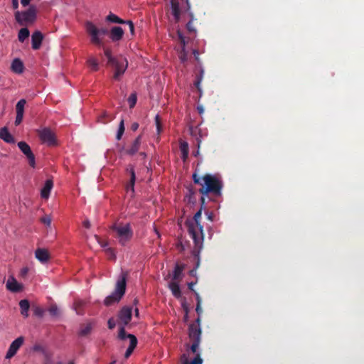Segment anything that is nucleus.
Segmentation results:
<instances>
[{"label":"nucleus","mask_w":364,"mask_h":364,"mask_svg":"<svg viewBox=\"0 0 364 364\" xmlns=\"http://www.w3.org/2000/svg\"><path fill=\"white\" fill-rule=\"evenodd\" d=\"M124 119H122L120 122H119V128H118V131H117V135H116V139L117 140H120L124 132Z\"/></svg>","instance_id":"nucleus-34"},{"label":"nucleus","mask_w":364,"mask_h":364,"mask_svg":"<svg viewBox=\"0 0 364 364\" xmlns=\"http://www.w3.org/2000/svg\"><path fill=\"white\" fill-rule=\"evenodd\" d=\"M11 68L14 73L21 74L23 72L24 65L20 59L16 58L12 61Z\"/></svg>","instance_id":"nucleus-23"},{"label":"nucleus","mask_w":364,"mask_h":364,"mask_svg":"<svg viewBox=\"0 0 364 364\" xmlns=\"http://www.w3.org/2000/svg\"><path fill=\"white\" fill-rule=\"evenodd\" d=\"M186 28H187V30L189 32H195L196 31V29H195V28L193 27V22H191V21H188L187 23Z\"/></svg>","instance_id":"nucleus-47"},{"label":"nucleus","mask_w":364,"mask_h":364,"mask_svg":"<svg viewBox=\"0 0 364 364\" xmlns=\"http://www.w3.org/2000/svg\"><path fill=\"white\" fill-rule=\"evenodd\" d=\"M188 336L192 341L191 350L196 353L198 349L200 343L201 328L198 325L190 324L188 327Z\"/></svg>","instance_id":"nucleus-8"},{"label":"nucleus","mask_w":364,"mask_h":364,"mask_svg":"<svg viewBox=\"0 0 364 364\" xmlns=\"http://www.w3.org/2000/svg\"><path fill=\"white\" fill-rule=\"evenodd\" d=\"M182 154V159L183 160H186L188 157V151H186V152H183L181 153Z\"/></svg>","instance_id":"nucleus-62"},{"label":"nucleus","mask_w":364,"mask_h":364,"mask_svg":"<svg viewBox=\"0 0 364 364\" xmlns=\"http://www.w3.org/2000/svg\"><path fill=\"white\" fill-rule=\"evenodd\" d=\"M48 312L52 316H57L59 314L57 306L53 305L48 309Z\"/></svg>","instance_id":"nucleus-41"},{"label":"nucleus","mask_w":364,"mask_h":364,"mask_svg":"<svg viewBox=\"0 0 364 364\" xmlns=\"http://www.w3.org/2000/svg\"><path fill=\"white\" fill-rule=\"evenodd\" d=\"M19 306L21 315L27 318L28 316V310L30 308L29 301L27 299L21 300L19 302Z\"/></svg>","instance_id":"nucleus-25"},{"label":"nucleus","mask_w":364,"mask_h":364,"mask_svg":"<svg viewBox=\"0 0 364 364\" xmlns=\"http://www.w3.org/2000/svg\"><path fill=\"white\" fill-rule=\"evenodd\" d=\"M95 326V322L94 321H89L86 323H82L80 326V329L77 333L78 336L80 337H86L89 336Z\"/></svg>","instance_id":"nucleus-14"},{"label":"nucleus","mask_w":364,"mask_h":364,"mask_svg":"<svg viewBox=\"0 0 364 364\" xmlns=\"http://www.w3.org/2000/svg\"><path fill=\"white\" fill-rule=\"evenodd\" d=\"M155 124H156V127L157 134H160V133L162 131V125H161V118L159 114L156 115V117H155Z\"/></svg>","instance_id":"nucleus-40"},{"label":"nucleus","mask_w":364,"mask_h":364,"mask_svg":"<svg viewBox=\"0 0 364 364\" xmlns=\"http://www.w3.org/2000/svg\"><path fill=\"white\" fill-rule=\"evenodd\" d=\"M31 309L36 316L42 318L44 316L45 310L42 307L38 305H33Z\"/></svg>","instance_id":"nucleus-31"},{"label":"nucleus","mask_w":364,"mask_h":364,"mask_svg":"<svg viewBox=\"0 0 364 364\" xmlns=\"http://www.w3.org/2000/svg\"><path fill=\"white\" fill-rule=\"evenodd\" d=\"M193 180L196 184L201 186L198 191L202 195L200 198L202 205L205 204L204 196L208 193H212L216 196L221 195L223 184L222 180L218 176L206 173L203 176L200 177L196 173H194L193 174Z\"/></svg>","instance_id":"nucleus-2"},{"label":"nucleus","mask_w":364,"mask_h":364,"mask_svg":"<svg viewBox=\"0 0 364 364\" xmlns=\"http://www.w3.org/2000/svg\"><path fill=\"white\" fill-rule=\"evenodd\" d=\"M214 215L212 213H208V219L210 221L213 220Z\"/></svg>","instance_id":"nucleus-63"},{"label":"nucleus","mask_w":364,"mask_h":364,"mask_svg":"<svg viewBox=\"0 0 364 364\" xmlns=\"http://www.w3.org/2000/svg\"><path fill=\"white\" fill-rule=\"evenodd\" d=\"M192 255H193V256L194 257V260L196 261V267L190 271V274L193 276L196 274V269L198 268L199 267H197V264H198V259H197V257L193 255V252H192ZM198 266H200V264Z\"/></svg>","instance_id":"nucleus-48"},{"label":"nucleus","mask_w":364,"mask_h":364,"mask_svg":"<svg viewBox=\"0 0 364 364\" xmlns=\"http://www.w3.org/2000/svg\"><path fill=\"white\" fill-rule=\"evenodd\" d=\"M51 218L50 215H46L43 217L41 218V222L43 224L46 225L47 226H50L51 224Z\"/></svg>","instance_id":"nucleus-42"},{"label":"nucleus","mask_w":364,"mask_h":364,"mask_svg":"<svg viewBox=\"0 0 364 364\" xmlns=\"http://www.w3.org/2000/svg\"><path fill=\"white\" fill-rule=\"evenodd\" d=\"M90 222L88 220H86L83 222V226L85 228H90Z\"/></svg>","instance_id":"nucleus-58"},{"label":"nucleus","mask_w":364,"mask_h":364,"mask_svg":"<svg viewBox=\"0 0 364 364\" xmlns=\"http://www.w3.org/2000/svg\"><path fill=\"white\" fill-rule=\"evenodd\" d=\"M43 36L41 31H36L31 36L32 48L38 50L41 48Z\"/></svg>","instance_id":"nucleus-15"},{"label":"nucleus","mask_w":364,"mask_h":364,"mask_svg":"<svg viewBox=\"0 0 364 364\" xmlns=\"http://www.w3.org/2000/svg\"><path fill=\"white\" fill-rule=\"evenodd\" d=\"M183 270V266L177 264L174 268L173 280H177L181 275Z\"/></svg>","instance_id":"nucleus-33"},{"label":"nucleus","mask_w":364,"mask_h":364,"mask_svg":"<svg viewBox=\"0 0 364 364\" xmlns=\"http://www.w3.org/2000/svg\"><path fill=\"white\" fill-rule=\"evenodd\" d=\"M28 272V268H23L22 270H21V274L22 275H25Z\"/></svg>","instance_id":"nucleus-64"},{"label":"nucleus","mask_w":364,"mask_h":364,"mask_svg":"<svg viewBox=\"0 0 364 364\" xmlns=\"http://www.w3.org/2000/svg\"><path fill=\"white\" fill-rule=\"evenodd\" d=\"M105 252L107 257L109 258V259L115 260L116 255L112 248L107 247V248L105 249Z\"/></svg>","instance_id":"nucleus-39"},{"label":"nucleus","mask_w":364,"mask_h":364,"mask_svg":"<svg viewBox=\"0 0 364 364\" xmlns=\"http://www.w3.org/2000/svg\"><path fill=\"white\" fill-rule=\"evenodd\" d=\"M196 311L197 312L198 316H200L202 314L203 310H202V308H201V304H196Z\"/></svg>","instance_id":"nucleus-53"},{"label":"nucleus","mask_w":364,"mask_h":364,"mask_svg":"<svg viewBox=\"0 0 364 364\" xmlns=\"http://www.w3.org/2000/svg\"><path fill=\"white\" fill-rule=\"evenodd\" d=\"M110 65L115 69L114 79L119 80V77L125 72L128 66V62L126 58H117Z\"/></svg>","instance_id":"nucleus-9"},{"label":"nucleus","mask_w":364,"mask_h":364,"mask_svg":"<svg viewBox=\"0 0 364 364\" xmlns=\"http://www.w3.org/2000/svg\"><path fill=\"white\" fill-rule=\"evenodd\" d=\"M127 171L129 173L130 180H129V183L127 185L126 188H127V192L131 191L132 193H134V184H135V181H136V175H135V171H134V167L132 166L129 165L127 168Z\"/></svg>","instance_id":"nucleus-18"},{"label":"nucleus","mask_w":364,"mask_h":364,"mask_svg":"<svg viewBox=\"0 0 364 364\" xmlns=\"http://www.w3.org/2000/svg\"><path fill=\"white\" fill-rule=\"evenodd\" d=\"M193 324L198 325V326H200V316H198V317L196 320V322L193 323Z\"/></svg>","instance_id":"nucleus-61"},{"label":"nucleus","mask_w":364,"mask_h":364,"mask_svg":"<svg viewBox=\"0 0 364 364\" xmlns=\"http://www.w3.org/2000/svg\"><path fill=\"white\" fill-rule=\"evenodd\" d=\"M182 306H183V309H184V311L186 312V314H185V316H184V320H185V321H186L187 319H188V308L186 306L185 303H183L182 304Z\"/></svg>","instance_id":"nucleus-52"},{"label":"nucleus","mask_w":364,"mask_h":364,"mask_svg":"<svg viewBox=\"0 0 364 364\" xmlns=\"http://www.w3.org/2000/svg\"><path fill=\"white\" fill-rule=\"evenodd\" d=\"M114 116L109 114L107 112H104L100 116L98 117V122L102 124H107L114 119Z\"/></svg>","instance_id":"nucleus-27"},{"label":"nucleus","mask_w":364,"mask_h":364,"mask_svg":"<svg viewBox=\"0 0 364 364\" xmlns=\"http://www.w3.org/2000/svg\"><path fill=\"white\" fill-rule=\"evenodd\" d=\"M86 32L90 37V42L96 46H102V38L108 35L112 42L121 41L124 36V31L120 26H113L110 31L105 27L98 28L92 22L85 23Z\"/></svg>","instance_id":"nucleus-1"},{"label":"nucleus","mask_w":364,"mask_h":364,"mask_svg":"<svg viewBox=\"0 0 364 364\" xmlns=\"http://www.w3.org/2000/svg\"><path fill=\"white\" fill-rule=\"evenodd\" d=\"M168 288L172 292V294L176 298L179 299L181 297V291L180 287L177 282H171L168 284Z\"/></svg>","instance_id":"nucleus-24"},{"label":"nucleus","mask_w":364,"mask_h":364,"mask_svg":"<svg viewBox=\"0 0 364 364\" xmlns=\"http://www.w3.org/2000/svg\"><path fill=\"white\" fill-rule=\"evenodd\" d=\"M0 139L9 144L15 142L14 136L9 133L6 127L0 129Z\"/></svg>","instance_id":"nucleus-22"},{"label":"nucleus","mask_w":364,"mask_h":364,"mask_svg":"<svg viewBox=\"0 0 364 364\" xmlns=\"http://www.w3.org/2000/svg\"><path fill=\"white\" fill-rule=\"evenodd\" d=\"M193 55H194L196 60L198 61L199 60V53L196 50H194Z\"/></svg>","instance_id":"nucleus-60"},{"label":"nucleus","mask_w":364,"mask_h":364,"mask_svg":"<svg viewBox=\"0 0 364 364\" xmlns=\"http://www.w3.org/2000/svg\"><path fill=\"white\" fill-rule=\"evenodd\" d=\"M23 114H16V119H15V125H19L23 120Z\"/></svg>","instance_id":"nucleus-45"},{"label":"nucleus","mask_w":364,"mask_h":364,"mask_svg":"<svg viewBox=\"0 0 364 364\" xmlns=\"http://www.w3.org/2000/svg\"><path fill=\"white\" fill-rule=\"evenodd\" d=\"M203 360L200 358V355L199 353L196 354L195 358L190 363L188 360V358L185 354H183L181 357V364H202Z\"/></svg>","instance_id":"nucleus-26"},{"label":"nucleus","mask_w":364,"mask_h":364,"mask_svg":"<svg viewBox=\"0 0 364 364\" xmlns=\"http://www.w3.org/2000/svg\"><path fill=\"white\" fill-rule=\"evenodd\" d=\"M127 277V272H122L116 283L114 292L111 295L107 296L104 301V304L106 306H110L114 303L119 302L124 296L126 291Z\"/></svg>","instance_id":"nucleus-4"},{"label":"nucleus","mask_w":364,"mask_h":364,"mask_svg":"<svg viewBox=\"0 0 364 364\" xmlns=\"http://www.w3.org/2000/svg\"><path fill=\"white\" fill-rule=\"evenodd\" d=\"M141 143V135H139L131 144L130 147L125 150L128 155L133 156L139 150Z\"/></svg>","instance_id":"nucleus-16"},{"label":"nucleus","mask_w":364,"mask_h":364,"mask_svg":"<svg viewBox=\"0 0 364 364\" xmlns=\"http://www.w3.org/2000/svg\"><path fill=\"white\" fill-rule=\"evenodd\" d=\"M23 343V338L22 336L15 339L10 345L9 348L6 353V358H11L15 355L19 348Z\"/></svg>","instance_id":"nucleus-12"},{"label":"nucleus","mask_w":364,"mask_h":364,"mask_svg":"<svg viewBox=\"0 0 364 364\" xmlns=\"http://www.w3.org/2000/svg\"><path fill=\"white\" fill-rule=\"evenodd\" d=\"M193 294H194V295L196 296V299L197 304H201L202 299H201V297L199 295V294L196 291H194Z\"/></svg>","instance_id":"nucleus-51"},{"label":"nucleus","mask_w":364,"mask_h":364,"mask_svg":"<svg viewBox=\"0 0 364 364\" xmlns=\"http://www.w3.org/2000/svg\"><path fill=\"white\" fill-rule=\"evenodd\" d=\"M30 35L29 30L27 28H22L18 35V38L20 42H23Z\"/></svg>","instance_id":"nucleus-30"},{"label":"nucleus","mask_w":364,"mask_h":364,"mask_svg":"<svg viewBox=\"0 0 364 364\" xmlns=\"http://www.w3.org/2000/svg\"><path fill=\"white\" fill-rule=\"evenodd\" d=\"M87 64L94 71H97L99 68L97 60L95 58H91L88 59Z\"/></svg>","instance_id":"nucleus-37"},{"label":"nucleus","mask_w":364,"mask_h":364,"mask_svg":"<svg viewBox=\"0 0 364 364\" xmlns=\"http://www.w3.org/2000/svg\"><path fill=\"white\" fill-rule=\"evenodd\" d=\"M196 282H189L188 283V289L192 291L193 293H194V291H196L194 289H193V286L196 284Z\"/></svg>","instance_id":"nucleus-54"},{"label":"nucleus","mask_w":364,"mask_h":364,"mask_svg":"<svg viewBox=\"0 0 364 364\" xmlns=\"http://www.w3.org/2000/svg\"><path fill=\"white\" fill-rule=\"evenodd\" d=\"M112 230L116 233V238L122 246H125L133 237V230L129 223L114 224Z\"/></svg>","instance_id":"nucleus-5"},{"label":"nucleus","mask_w":364,"mask_h":364,"mask_svg":"<svg viewBox=\"0 0 364 364\" xmlns=\"http://www.w3.org/2000/svg\"><path fill=\"white\" fill-rule=\"evenodd\" d=\"M118 338L122 341H125L127 338L129 340V346L127 348L124 355L125 358H127L131 355L134 348H136L137 345V338L133 334L127 333L125 331V326L124 325H122L119 328Z\"/></svg>","instance_id":"nucleus-7"},{"label":"nucleus","mask_w":364,"mask_h":364,"mask_svg":"<svg viewBox=\"0 0 364 364\" xmlns=\"http://www.w3.org/2000/svg\"><path fill=\"white\" fill-rule=\"evenodd\" d=\"M35 257L43 264L46 263L50 259V254L48 251L43 248L36 249L35 251Z\"/></svg>","instance_id":"nucleus-17"},{"label":"nucleus","mask_w":364,"mask_h":364,"mask_svg":"<svg viewBox=\"0 0 364 364\" xmlns=\"http://www.w3.org/2000/svg\"><path fill=\"white\" fill-rule=\"evenodd\" d=\"M107 324H108V328L109 329L114 328L115 327V325H116L115 321H114V320L113 318H109L108 320Z\"/></svg>","instance_id":"nucleus-49"},{"label":"nucleus","mask_w":364,"mask_h":364,"mask_svg":"<svg viewBox=\"0 0 364 364\" xmlns=\"http://www.w3.org/2000/svg\"><path fill=\"white\" fill-rule=\"evenodd\" d=\"M178 38L180 39L181 43L183 44H185V38L179 31H178Z\"/></svg>","instance_id":"nucleus-56"},{"label":"nucleus","mask_w":364,"mask_h":364,"mask_svg":"<svg viewBox=\"0 0 364 364\" xmlns=\"http://www.w3.org/2000/svg\"><path fill=\"white\" fill-rule=\"evenodd\" d=\"M36 7L33 5L25 11H16L15 13V18L18 23L23 25L27 23H33L36 18Z\"/></svg>","instance_id":"nucleus-6"},{"label":"nucleus","mask_w":364,"mask_h":364,"mask_svg":"<svg viewBox=\"0 0 364 364\" xmlns=\"http://www.w3.org/2000/svg\"><path fill=\"white\" fill-rule=\"evenodd\" d=\"M106 21L111 22V23H119V24H124L127 22L126 21L119 18L117 16H116L115 14H114L112 13H110L108 16H107Z\"/></svg>","instance_id":"nucleus-28"},{"label":"nucleus","mask_w":364,"mask_h":364,"mask_svg":"<svg viewBox=\"0 0 364 364\" xmlns=\"http://www.w3.org/2000/svg\"><path fill=\"white\" fill-rule=\"evenodd\" d=\"M12 6L14 9L18 8V0H12Z\"/></svg>","instance_id":"nucleus-55"},{"label":"nucleus","mask_w":364,"mask_h":364,"mask_svg":"<svg viewBox=\"0 0 364 364\" xmlns=\"http://www.w3.org/2000/svg\"><path fill=\"white\" fill-rule=\"evenodd\" d=\"M203 206L201 205L200 209L195 213L193 220H186L185 223L194 242L193 253L198 259L197 267L199 265V253H200L203 245V227L200 224Z\"/></svg>","instance_id":"nucleus-3"},{"label":"nucleus","mask_w":364,"mask_h":364,"mask_svg":"<svg viewBox=\"0 0 364 364\" xmlns=\"http://www.w3.org/2000/svg\"><path fill=\"white\" fill-rule=\"evenodd\" d=\"M6 288L12 292H18L22 290L23 287L14 277H11L6 282Z\"/></svg>","instance_id":"nucleus-19"},{"label":"nucleus","mask_w":364,"mask_h":364,"mask_svg":"<svg viewBox=\"0 0 364 364\" xmlns=\"http://www.w3.org/2000/svg\"><path fill=\"white\" fill-rule=\"evenodd\" d=\"M18 147L28 159L29 165L31 167L35 168V166H36L35 156H34L33 153L32 152L29 145L25 141H19L18 143Z\"/></svg>","instance_id":"nucleus-11"},{"label":"nucleus","mask_w":364,"mask_h":364,"mask_svg":"<svg viewBox=\"0 0 364 364\" xmlns=\"http://www.w3.org/2000/svg\"><path fill=\"white\" fill-rule=\"evenodd\" d=\"M26 103V101L24 99L20 100L16 105V114H23L24 112V107Z\"/></svg>","instance_id":"nucleus-32"},{"label":"nucleus","mask_w":364,"mask_h":364,"mask_svg":"<svg viewBox=\"0 0 364 364\" xmlns=\"http://www.w3.org/2000/svg\"><path fill=\"white\" fill-rule=\"evenodd\" d=\"M95 238L97 239V242L100 245V246L105 249L108 247V242L106 240H102L97 235H95Z\"/></svg>","instance_id":"nucleus-43"},{"label":"nucleus","mask_w":364,"mask_h":364,"mask_svg":"<svg viewBox=\"0 0 364 364\" xmlns=\"http://www.w3.org/2000/svg\"><path fill=\"white\" fill-rule=\"evenodd\" d=\"M53 186V182L51 179L46 180L43 188L41 191V195L43 198H48L50 193Z\"/></svg>","instance_id":"nucleus-21"},{"label":"nucleus","mask_w":364,"mask_h":364,"mask_svg":"<svg viewBox=\"0 0 364 364\" xmlns=\"http://www.w3.org/2000/svg\"><path fill=\"white\" fill-rule=\"evenodd\" d=\"M38 136L43 143L47 144L48 146H54L56 144V139L54 133L49 128H43L38 131Z\"/></svg>","instance_id":"nucleus-10"},{"label":"nucleus","mask_w":364,"mask_h":364,"mask_svg":"<svg viewBox=\"0 0 364 364\" xmlns=\"http://www.w3.org/2000/svg\"><path fill=\"white\" fill-rule=\"evenodd\" d=\"M132 309L131 307L124 306L119 313V318L122 325L127 326L132 319Z\"/></svg>","instance_id":"nucleus-13"},{"label":"nucleus","mask_w":364,"mask_h":364,"mask_svg":"<svg viewBox=\"0 0 364 364\" xmlns=\"http://www.w3.org/2000/svg\"><path fill=\"white\" fill-rule=\"evenodd\" d=\"M85 301L82 300H77L74 303L75 309L77 314H82V309L85 306Z\"/></svg>","instance_id":"nucleus-35"},{"label":"nucleus","mask_w":364,"mask_h":364,"mask_svg":"<svg viewBox=\"0 0 364 364\" xmlns=\"http://www.w3.org/2000/svg\"><path fill=\"white\" fill-rule=\"evenodd\" d=\"M181 153L188 151V144L187 142H182L180 146Z\"/></svg>","instance_id":"nucleus-44"},{"label":"nucleus","mask_w":364,"mask_h":364,"mask_svg":"<svg viewBox=\"0 0 364 364\" xmlns=\"http://www.w3.org/2000/svg\"><path fill=\"white\" fill-rule=\"evenodd\" d=\"M171 9L176 23L179 22L181 18V9L178 1L176 0H171Z\"/></svg>","instance_id":"nucleus-20"},{"label":"nucleus","mask_w":364,"mask_h":364,"mask_svg":"<svg viewBox=\"0 0 364 364\" xmlns=\"http://www.w3.org/2000/svg\"><path fill=\"white\" fill-rule=\"evenodd\" d=\"M136 101H137L136 93V92L132 93L128 98V102H129V107L133 108L135 106Z\"/></svg>","instance_id":"nucleus-38"},{"label":"nucleus","mask_w":364,"mask_h":364,"mask_svg":"<svg viewBox=\"0 0 364 364\" xmlns=\"http://www.w3.org/2000/svg\"><path fill=\"white\" fill-rule=\"evenodd\" d=\"M186 11L188 12V16L190 17L189 21L193 22L196 20V18L194 17L193 13L191 11V8L189 9V10H188V7H187L186 8Z\"/></svg>","instance_id":"nucleus-50"},{"label":"nucleus","mask_w":364,"mask_h":364,"mask_svg":"<svg viewBox=\"0 0 364 364\" xmlns=\"http://www.w3.org/2000/svg\"><path fill=\"white\" fill-rule=\"evenodd\" d=\"M138 127H139V124L136 122H134L132 124L131 129L134 132V131L137 130Z\"/></svg>","instance_id":"nucleus-57"},{"label":"nucleus","mask_w":364,"mask_h":364,"mask_svg":"<svg viewBox=\"0 0 364 364\" xmlns=\"http://www.w3.org/2000/svg\"><path fill=\"white\" fill-rule=\"evenodd\" d=\"M204 75V70L203 68L200 69L199 73L196 74V80L194 82V85L198 89L199 92H200V83L203 80Z\"/></svg>","instance_id":"nucleus-29"},{"label":"nucleus","mask_w":364,"mask_h":364,"mask_svg":"<svg viewBox=\"0 0 364 364\" xmlns=\"http://www.w3.org/2000/svg\"><path fill=\"white\" fill-rule=\"evenodd\" d=\"M127 22L125 23H127L129 25V28L130 31V33L132 35H134V26L132 21H126Z\"/></svg>","instance_id":"nucleus-46"},{"label":"nucleus","mask_w":364,"mask_h":364,"mask_svg":"<svg viewBox=\"0 0 364 364\" xmlns=\"http://www.w3.org/2000/svg\"><path fill=\"white\" fill-rule=\"evenodd\" d=\"M104 53L107 58V64L109 65L117 59L112 55V51L109 48H105Z\"/></svg>","instance_id":"nucleus-36"},{"label":"nucleus","mask_w":364,"mask_h":364,"mask_svg":"<svg viewBox=\"0 0 364 364\" xmlns=\"http://www.w3.org/2000/svg\"><path fill=\"white\" fill-rule=\"evenodd\" d=\"M31 0H21L23 6H27Z\"/></svg>","instance_id":"nucleus-59"}]
</instances>
